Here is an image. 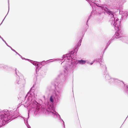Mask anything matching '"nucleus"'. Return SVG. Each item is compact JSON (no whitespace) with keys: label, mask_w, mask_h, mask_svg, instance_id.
Segmentation results:
<instances>
[{"label":"nucleus","mask_w":128,"mask_h":128,"mask_svg":"<svg viewBox=\"0 0 128 128\" xmlns=\"http://www.w3.org/2000/svg\"><path fill=\"white\" fill-rule=\"evenodd\" d=\"M82 38V37L73 48V50L69 52L67 54L64 55L62 57V59L63 60L64 59V60L61 63V64H65L63 66L64 69L63 72L66 76L68 71L73 70L77 68L79 64L83 65L86 62V60L82 59L76 60V54L79 47L81 45Z\"/></svg>","instance_id":"1"},{"label":"nucleus","mask_w":128,"mask_h":128,"mask_svg":"<svg viewBox=\"0 0 128 128\" xmlns=\"http://www.w3.org/2000/svg\"><path fill=\"white\" fill-rule=\"evenodd\" d=\"M66 77L63 72H61L58 75L54 83H52L51 85L47 86V92H50L54 91L55 94L54 95H52L50 98V102L53 104H48L44 109L45 110H46V112L48 105H54H54H56L59 102L60 96H61V94L63 85Z\"/></svg>","instance_id":"2"},{"label":"nucleus","mask_w":128,"mask_h":128,"mask_svg":"<svg viewBox=\"0 0 128 128\" xmlns=\"http://www.w3.org/2000/svg\"><path fill=\"white\" fill-rule=\"evenodd\" d=\"M86 0L88 2L93 9L86 21V24L87 26H88V22L92 15L100 16L102 14H105L106 13L109 16H113L112 14L113 12L111 11L109 9L111 8L113 0H105L106 3L108 4H100L98 3V1L95 0L94 2L89 0Z\"/></svg>","instance_id":"3"},{"label":"nucleus","mask_w":128,"mask_h":128,"mask_svg":"<svg viewBox=\"0 0 128 128\" xmlns=\"http://www.w3.org/2000/svg\"><path fill=\"white\" fill-rule=\"evenodd\" d=\"M112 14L113 16H110L111 18L109 20V22L116 31L114 35L111 39L109 40V42H110V43H107L105 48L104 50V52L111 43V42L115 38H119V40L123 42L128 44V37L121 36L122 33V30H121L120 21H119L118 18L114 16V12H113Z\"/></svg>","instance_id":"4"},{"label":"nucleus","mask_w":128,"mask_h":128,"mask_svg":"<svg viewBox=\"0 0 128 128\" xmlns=\"http://www.w3.org/2000/svg\"><path fill=\"white\" fill-rule=\"evenodd\" d=\"M19 116V113L17 110L13 112L10 115L7 110H0V122H1L0 124L2 126L4 125Z\"/></svg>","instance_id":"5"},{"label":"nucleus","mask_w":128,"mask_h":128,"mask_svg":"<svg viewBox=\"0 0 128 128\" xmlns=\"http://www.w3.org/2000/svg\"><path fill=\"white\" fill-rule=\"evenodd\" d=\"M55 108V106L54 105L51 106L48 105L47 108L46 109V112H45V113L48 114V115L52 116L54 118H56V117L59 120L60 122L61 123L62 122H63L62 125L64 128H65L64 122L61 118L60 115L56 111Z\"/></svg>","instance_id":"6"},{"label":"nucleus","mask_w":128,"mask_h":128,"mask_svg":"<svg viewBox=\"0 0 128 128\" xmlns=\"http://www.w3.org/2000/svg\"><path fill=\"white\" fill-rule=\"evenodd\" d=\"M34 85H33L32 87L30 88V91L27 93L26 95L25 99L27 100V102H30V103H32L33 104H34L36 106L38 102L35 100H34L33 102L32 100L33 98L35 97L36 95L34 93Z\"/></svg>","instance_id":"7"},{"label":"nucleus","mask_w":128,"mask_h":128,"mask_svg":"<svg viewBox=\"0 0 128 128\" xmlns=\"http://www.w3.org/2000/svg\"><path fill=\"white\" fill-rule=\"evenodd\" d=\"M16 69L15 68V70L16 74L18 76L19 78V80L18 81L17 80L15 83V84H19L20 86H24V84H25V80L24 79L23 76L21 74L18 72L16 70Z\"/></svg>","instance_id":"8"},{"label":"nucleus","mask_w":128,"mask_h":128,"mask_svg":"<svg viewBox=\"0 0 128 128\" xmlns=\"http://www.w3.org/2000/svg\"><path fill=\"white\" fill-rule=\"evenodd\" d=\"M47 60L46 61H45V60H44L41 62H38L36 61H31V63L33 64L36 66V68H40V66H44V64H46L48 62H53L54 61H49V60Z\"/></svg>","instance_id":"9"},{"label":"nucleus","mask_w":128,"mask_h":128,"mask_svg":"<svg viewBox=\"0 0 128 128\" xmlns=\"http://www.w3.org/2000/svg\"><path fill=\"white\" fill-rule=\"evenodd\" d=\"M36 68V74H37V72H39L38 76H40V78H42L44 77L46 72V70L44 68H43L42 67L40 68Z\"/></svg>","instance_id":"10"},{"label":"nucleus","mask_w":128,"mask_h":128,"mask_svg":"<svg viewBox=\"0 0 128 128\" xmlns=\"http://www.w3.org/2000/svg\"><path fill=\"white\" fill-rule=\"evenodd\" d=\"M100 65L102 66H103L104 67L106 70L104 71V75L106 74V75L105 77V79L106 80H108L111 78V77L108 74H106L107 67L105 65H103L101 63H100Z\"/></svg>","instance_id":"11"},{"label":"nucleus","mask_w":128,"mask_h":128,"mask_svg":"<svg viewBox=\"0 0 128 128\" xmlns=\"http://www.w3.org/2000/svg\"><path fill=\"white\" fill-rule=\"evenodd\" d=\"M114 85L120 86L124 85V83L122 81H121L117 79H116Z\"/></svg>","instance_id":"12"},{"label":"nucleus","mask_w":128,"mask_h":128,"mask_svg":"<svg viewBox=\"0 0 128 128\" xmlns=\"http://www.w3.org/2000/svg\"><path fill=\"white\" fill-rule=\"evenodd\" d=\"M28 117H27V118H24L22 117H21L23 118V119L24 120V123L26 126L28 128H31L30 126L29 125L28 123V119L29 118V114L28 113Z\"/></svg>","instance_id":"13"},{"label":"nucleus","mask_w":128,"mask_h":128,"mask_svg":"<svg viewBox=\"0 0 128 128\" xmlns=\"http://www.w3.org/2000/svg\"><path fill=\"white\" fill-rule=\"evenodd\" d=\"M116 78H111L108 80L110 83L111 84H114L115 83Z\"/></svg>","instance_id":"14"},{"label":"nucleus","mask_w":128,"mask_h":128,"mask_svg":"<svg viewBox=\"0 0 128 128\" xmlns=\"http://www.w3.org/2000/svg\"><path fill=\"white\" fill-rule=\"evenodd\" d=\"M40 112V110L39 109H36L34 112V113L36 115L39 114Z\"/></svg>","instance_id":"15"},{"label":"nucleus","mask_w":128,"mask_h":128,"mask_svg":"<svg viewBox=\"0 0 128 128\" xmlns=\"http://www.w3.org/2000/svg\"><path fill=\"white\" fill-rule=\"evenodd\" d=\"M95 60H96V63L98 62L100 64L101 62H102V59L101 58H98V59H96Z\"/></svg>","instance_id":"16"},{"label":"nucleus","mask_w":128,"mask_h":128,"mask_svg":"<svg viewBox=\"0 0 128 128\" xmlns=\"http://www.w3.org/2000/svg\"><path fill=\"white\" fill-rule=\"evenodd\" d=\"M8 12L7 14L6 15V16L5 17V18H4V19L2 21V22L0 24V26L2 24L3 21H4V19H5L6 17V16L8 14V12H9V0H8Z\"/></svg>","instance_id":"17"},{"label":"nucleus","mask_w":128,"mask_h":128,"mask_svg":"<svg viewBox=\"0 0 128 128\" xmlns=\"http://www.w3.org/2000/svg\"><path fill=\"white\" fill-rule=\"evenodd\" d=\"M2 67L4 68H6V69H7L8 68V67L6 65H4L3 64H0V67Z\"/></svg>","instance_id":"18"},{"label":"nucleus","mask_w":128,"mask_h":128,"mask_svg":"<svg viewBox=\"0 0 128 128\" xmlns=\"http://www.w3.org/2000/svg\"><path fill=\"white\" fill-rule=\"evenodd\" d=\"M20 57L21 58L22 60H27L29 61V62H31V61H32V60H29V59H27V58H25L22 57V56H20Z\"/></svg>","instance_id":"19"},{"label":"nucleus","mask_w":128,"mask_h":128,"mask_svg":"<svg viewBox=\"0 0 128 128\" xmlns=\"http://www.w3.org/2000/svg\"><path fill=\"white\" fill-rule=\"evenodd\" d=\"M2 41L5 43V44H6V45L7 46H8V47L10 48V49H11V50H12V47L11 46H9L8 45V44H7V43L6 42V41L4 40H3Z\"/></svg>","instance_id":"20"},{"label":"nucleus","mask_w":128,"mask_h":128,"mask_svg":"<svg viewBox=\"0 0 128 128\" xmlns=\"http://www.w3.org/2000/svg\"><path fill=\"white\" fill-rule=\"evenodd\" d=\"M12 50L14 51V52H15L16 54H19L18 53V52H17L15 50H14V49L12 48Z\"/></svg>","instance_id":"21"},{"label":"nucleus","mask_w":128,"mask_h":128,"mask_svg":"<svg viewBox=\"0 0 128 128\" xmlns=\"http://www.w3.org/2000/svg\"><path fill=\"white\" fill-rule=\"evenodd\" d=\"M96 62V60H93L91 63H90V65H92V64H93L94 63Z\"/></svg>","instance_id":"22"},{"label":"nucleus","mask_w":128,"mask_h":128,"mask_svg":"<svg viewBox=\"0 0 128 128\" xmlns=\"http://www.w3.org/2000/svg\"><path fill=\"white\" fill-rule=\"evenodd\" d=\"M126 13H125L123 14L122 16V18H126L127 17H125L126 15H125V14H124Z\"/></svg>","instance_id":"23"},{"label":"nucleus","mask_w":128,"mask_h":128,"mask_svg":"<svg viewBox=\"0 0 128 128\" xmlns=\"http://www.w3.org/2000/svg\"><path fill=\"white\" fill-rule=\"evenodd\" d=\"M124 14H125V17H127V16H128V12H126V13Z\"/></svg>","instance_id":"24"},{"label":"nucleus","mask_w":128,"mask_h":128,"mask_svg":"<svg viewBox=\"0 0 128 128\" xmlns=\"http://www.w3.org/2000/svg\"><path fill=\"white\" fill-rule=\"evenodd\" d=\"M121 1L122 2L124 3L125 2H126V0H121Z\"/></svg>","instance_id":"25"},{"label":"nucleus","mask_w":128,"mask_h":128,"mask_svg":"<svg viewBox=\"0 0 128 128\" xmlns=\"http://www.w3.org/2000/svg\"><path fill=\"white\" fill-rule=\"evenodd\" d=\"M127 88H128V90H126V93L128 95V87H127Z\"/></svg>","instance_id":"26"},{"label":"nucleus","mask_w":128,"mask_h":128,"mask_svg":"<svg viewBox=\"0 0 128 128\" xmlns=\"http://www.w3.org/2000/svg\"><path fill=\"white\" fill-rule=\"evenodd\" d=\"M0 38L2 39V40H4L3 38L0 35Z\"/></svg>","instance_id":"27"},{"label":"nucleus","mask_w":128,"mask_h":128,"mask_svg":"<svg viewBox=\"0 0 128 128\" xmlns=\"http://www.w3.org/2000/svg\"><path fill=\"white\" fill-rule=\"evenodd\" d=\"M62 60V59H55V60H56V61H58V60Z\"/></svg>","instance_id":"28"},{"label":"nucleus","mask_w":128,"mask_h":128,"mask_svg":"<svg viewBox=\"0 0 128 128\" xmlns=\"http://www.w3.org/2000/svg\"><path fill=\"white\" fill-rule=\"evenodd\" d=\"M87 64H90V62H89V61H88V62H86Z\"/></svg>","instance_id":"29"},{"label":"nucleus","mask_w":128,"mask_h":128,"mask_svg":"<svg viewBox=\"0 0 128 128\" xmlns=\"http://www.w3.org/2000/svg\"><path fill=\"white\" fill-rule=\"evenodd\" d=\"M18 55H19L20 57L21 56V55H20L19 54H18Z\"/></svg>","instance_id":"30"},{"label":"nucleus","mask_w":128,"mask_h":128,"mask_svg":"<svg viewBox=\"0 0 128 128\" xmlns=\"http://www.w3.org/2000/svg\"><path fill=\"white\" fill-rule=\"evenodd\" d=\"M18 55H19L20 57L21 56V55H20L19 54H18Z\"/></svg>","instance_id":"31"},{"label":"nucleus","mask_w":128,"mask_h":128,"mask_svg":"<svg viewBox=\"0 0 128 128\" xmlns=\"http://www.w3.org/2000/svg\"><path fill=\"white\" fill-rule=\"evenodd\" d=\"M11 112V111H10V112Z\"/></svg>","instance_id":"32"},{"label":"nucleus","mask_w":128,"mask_h":128,"mask_svg":"<svg viewBox=\"0 0 128 128\" xmlns=\"http://www.w3.org/2000/svg\"><path fill=\"white\" fill-rule=\"evenodd\" d=\"M44 97H45V96H44Z\"/></svg>","instance_id":"33"},{"label":"nucleus","mask_w":128,"mask_h":128,"mask_svg":"<svg viewBox=\"0 0 128 128\" xmlns=\"http://www.w3.org/2000/svg\"><path fill=\"white\" fill-rule=\"evenodd\" d=\"M44 97H45V96H44Z\"/></svg>","instance_id":"34"},{"label":"nucleus","mask_w":128,"mask_h":128,"mask_svg":"<svg viewBox=\"0 0 128 128\" xmlns=\"http://www.w3.org/2000/svg\"><path fill=\"white\" fill-rule=\"evenodd\" d=\"M99 1H100V0H99Z\"/></svg>","instance_id":"35"}]
</instances>
